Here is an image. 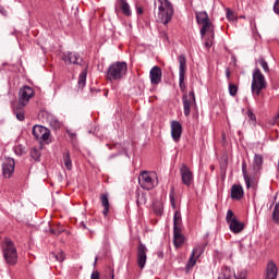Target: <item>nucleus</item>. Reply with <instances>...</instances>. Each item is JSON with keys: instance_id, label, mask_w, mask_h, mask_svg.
I'll list each match as a JSON object with an SVG mask.
<instances>
[{"instance_id": "nucleus-21", "label": "nucleus", "mask_w": 279, "mask_h": 279, "mask_svg": "<svg viewBox=\"0 0 279 279\" xmlns=\"http://www.w3.org/2000/svg\"><path fill=\"white\" fill-rule=\"evenodd\" d=\"M243 197V186L233 184L231 187V198L241 199Z\"/></svg>"}, {"instance_id": "nucleus-52", "label": "nucleus", "mask_w": 279, "mask_h": 279, "mask_svg": "<svg viewBox=\"0 0 279 279\" xmlns=\"http://www.w3.org/2000/svg\"><path fill=\"white\" fill-rule=\"evenodd\" d=\"M226 77H227V80H230V71L226 72Z\"/></svg>"}, {"instance_id": "nucleus-53", "label": "nucleus", "mask_w": 279, "mask_h": 279, "mask_svg": "<svg viewBox=\"0 0 279 279\" xmlns=\"http://www.w3.org/2000/svg\"><path fill=\"white\" fill-rule=\"evenodd\" d=\"M111 279H114V271L111 272Z\"/></svg>"}, {"instance_id": "nucleus-26", "label": "nucleus", "mask_w": 279, "mask_h": 279, "mask_svg": "<svg viewBox=\"0 0 279 279\" xmlns=\"http://www.w3.org/2000/svg\"><path fill=\"white\" fill-rule=\"evenodd\" d=\"M106 77H107V80H109V82H114V81L121 80V77H123V72L122 71H108Z\"/></svg>"}, {"instance_id": "nucleus-42", "label": "nucleus", "mask_w": 279, "mask_h": 279, "mask_svg": "<svg viewBox=\"0 0 279 279\" xmlns=\"http://www.w3.org/2000/svg\"><path fill=\"white\" fill-rule=\"evenodd\" d=\"M227 19L229 20V21H234V12H232V10H230V9H227Z\"/></svg>"}, {"instance_id": "nucleus-11", "label": "nucleus", "mask_w": 279, "mask_h": 279, "mask_svg": "<svg viewBox=\"0 0 279 279\" xmlns=\"http://www.w3.org/2000/svg\"><path fill=\"white\" fill-rule=\"evenodd\" d=\"M180 174H181L182 183L185 186H191L193 184V172L191 171L189 166H186L184 163L181 165V167H180Z\"/></svg>"}, {"instance_id": "nucleus-27", "label": "nucleus", "mask_w": 279, "mask_h": 279, "mask_svg": "<svg viewBox=\"0 0 279 279\" xmlns=\"http://www.w3.org/2000/svg\"><path fill=\"white\" fill-rule=\"evenodd\" d=\"M208 21H210V19L208 17V13H206V11L196 13V23L198 25H204V23H208Z\"/></svg>"}, {"instance_id": "nucleus-5", "label": "nucleus", "mask_w": 279, "mask_h": 279, "mask_svg": "<svg viewBox=\"0 0 279 279\" xmlns=\"http://www.w3.org/2000/svg\"><path fill=\"white\" fill-rule=\"evenodd\" d=\"M62 60L65 64H75L76 66H80L82 71H88V62L81 58L77 52H65L62 54Z\"/></svg>"}, {"instance_id": "nucleus-8", "label": "nucleus", "mask_w": 279, "mask_h": 279, "mask_svg": "<svg viewBox=\"0 0 279 279\" xmlns=\"http://www.w3.org/2000/svg\"><path fill=\"white\" fill-rule=\"evenodd\" d=\"M33 136L36 141H40L44 143H49V137L51 136V131L43 125H34L33 126Z\"/></svg>"}, {"instance_id": "nucleus-25", "label": "nucleus", "mask_w": 279, "mask_h": 279, "mask_svg": "<svg viewBox=\"0 0 279 279\" xmlns=\"http://www.w3.org/2000/svg\"><path fill=\"white\" fill-rule=\"evenodd\" d=\"M108 71H128V63L118 61L116 63H112Z\"/></svg>"}, {"instance_id": "nucleus-31", "label": "nucleus", "mask_w": 279, "mask_h": 279, "mask_svg": "<svg viewBox=\"0 0 279 279\" xmlns=\"http://www.w3.org/2000/svg\"><path fill=\"white\" fill-rule=\"evenodd\" d=\"M185 71H180L179 73V86H180V90L182 93H184L186 90V84H184V75H185Z\"/></svg>"}, {"instance_id": "nucleus-44", "label": "nucleus", "mask_w": 279, "mask_h": 279, "mask_svg": "<svg viewBox=\"0 0 279 279\" xmlns=\"http://www.w3.org/2000/svg\"><path fill=\"white\" fill-rule=\"evenodd\" d=\"M274 12L279 15V0L275 1L274 4Z\"/></svg>"}, {"instance_id": "nucleus-48", "label": "nucleus", "mask_w": 279, "mask_h": 279, "mask_svg": "<svg viewBox=\"0 0 279 279\" xmlns=\"http://www.w3.org/2000/svg\"><path fill=\"white\" fill-rule=\"evenodd\" d=\"M136 12L138 15H142L143 14V7H136Z\"/></svg>"}, {"instance_id": "nucleus-16", "label": "nucleus", "mask_w": 279, "mask_h": 279, "mask_svg": "<svg viewBox=\"0 0 279 279\" xmlns=\"http://www.w3.org/2000/svg\"><path fill=\"white\" fill-rule=\"evenodd\" d=\"M242 173L246 189H256V182H254V180L250 178V174H247V163L245 161L242 163Z\"/></svg>"}, {"instance_id": "nucleus-18", "label": "nucleus", "mask_w": 279, "mask_h": 279, "mask_svg": "<svg viewBox=\"0 0 279 279\" xmlns=\"http://www.w3.org/2000/svg\"><path fill=\"white\" fill-rule=\"evenodd\" d=\"M117 7L121 10L124 16H132V9L130 8L128 0H118Z\"/></svg>"}, {"instance_id": "nucleus-33", "label": "nucleus", "mask_w": 279, "mask_h": 279, "mask_svg": "<svg viewBox=\"0 0 279 279\" xmlns=\"http://www.w3.org/2000/svg\"><path fill=\"white\" fill-rule=\"evenodd\" d=\"M204 254V247L202 245H198L193 248L191 255L194 256L195 258H199Z\"/></svg>"}, {"instance_id": "nucleus-35", "label": "nucleus", "mask_w": 279, "mask_h": 279, "mask_svg": "<svg viewBox=\"0 0 279 279\" xmlns=\"http://www.w3.org/2000/svg\"><path fill=\"white\" fill-rule=\"evenodd\" d=\"M257 66H260L264 71H269V65L267 64V61L265 59L259 58L256 62Z\"/></svg>"}, {"instance_id": "nucleus-13", "label": "nucleus", "mask_w": 279, "mask_h": 279, "mask_svg": "<svg viewBox=\"0 0 279 279\" xmlns=\"http://www.w3.org/2000/svg\"><path fill=\"white\" fill-rule=\"evenodd\" d=\"M171 137L174 143H179L180 138H182V124L175 120L171 121Z\"/></svg>"}, {"instance_id": "nucleus-17", "label": "nucleus", "mask_w": 279, "mask_h": 279, "mask_svg": "<svg viewBox=\"0 0 279 279\" xmlns=\"http://www.w3.org/2000/svg\"><path fill=\"white\" fill-rule=\"evenodd\" d=\"M206 35L215 38V26H213V23L210 21L202 24L201 36L204 37Z\"/></svg>"}, {"instance_id": "nucleus-10", "label": "nucleus", "mask_w": 279, "mask_h": 279, "mask_svg": "<svg viewBox=\"0 0 279 279\" xmlns=\"http://www.w3.org/2000/svg\"><path fill=\"white\" fill-rule=\"evenodd\" d=\"M147 246L140 241L137 246V266L140 269H145V265H147Z\"/></svg>"}, {"instance_id": "nucleus-43", "label": "nucleus", "mask_w": 279, "mask_h": 279, "mask_svg": "<svg viewBox=\"0 0 279 279\" xmlns=\"http://www.w3.org/2000/svg\"><path fill=\"white\" fill-rule=\"evenodd\" d=\"M50 125H52V128H54V130L60 129V121L54 120L52 122H50Z\"/></svg>"}, {"instance_id": "nucleus-24", "label": "nucleus", "mask_w": 279, "mask_h": 279, "mask_svg": "<svg viewBox=\"0 0 279 279\" xmlns=\"http://www.w3.org/2000/svg\"><path fill=\"white\" fill-rule=\"evenodd\" d=\"M150 83L154 85L160 84L162 82V72L161 71H150L149 74Z\"/></svg>"}, {"instance_id": "nucleus-19", "label": "nucleus", "mask_w": 279, "mask_h": 279, "mask_svg": "<svg viewBox=\"0 0 279 279\" xmlns=\"http://www.w3.org/2000/svg\"><path fill=\"white\" fill-rule=\"evenodd\" d=\"M25 106H21L17 102L15 107H13V114H15L17 121H25Z\"/></svg>"}, {"instance_id": "nucleus-9", "label": "nucleus", "mask_w": 279, "mask_h": 279, "mask_svg": "<svg viewBox=\"0 0 279 279\" xmlns=\"http://www.w3.org/2000/svg\"><path fill=\"white\" fill-rule=\"evenodd\" d=\"M32 97H34V88L25 85L20 88L17 104H20V106H26L29 104V99H32Z\"/></svg>"}, {"instance_id": "nucleus-45", "label": "nucleus", "mask_w": 279, "mask_h": 279, "mask_svg": "<svg viewBox=\"0 0 279 279\" xmlns=\"http://www.w3.org/2000/svg\"><path fill=\"white\" fill-rule=\"evenodd\" d=\"M276 124L279 125V122H276L275 119H271V120H269V121L267 122L268 128H274V125H276Z\"/></svg>"}, {"instance_id": "nucleus-34", "label": "nucleus", "mask_w": 279, "mask_h": 279, "mask_svg": "<svg viewBox=\"0 0 279 279\" xmlns=\"http://www.w3.org/2000/svg\"><path fill=\"white\" fill-rule=\"evenodd\" d=\"M50 258H54L58 263H63L64 260V252H59V253H51Z\"/></svg>"}, {"instance_id": "nucleus-22", "label": "nucleus", "mask_w": 279, "mask_h": 279, "mask_svg": "<svg viewBox=\"0 0 279 279\" xmlns=\"http://www.w3.org/2000/svg\"><path fill=\"white\" fill-rule=\"evenodd\" d=\"M263 169V155L255 154L253 159V171L258 173Z\"/></svg>"}, {"instance_id": "nucleus-55", "label": "nucleus", "mask_w": 279, "mask_h": 279, "mask_svg": "<svg viewBox=\"0 0 279 279\" xmlns=\"http://www.w3.org/2000/svg\"><path fill=\"white\" fill-rule=\"evenodd\" d=\"M256 71H260V69L257 68Z\"/></svg>"}, {"instance_id": "nucleus-36", "label": "nucleus", "mask_w": 279, "mask_h": 279, "mask_svg": "<svg viewBox=\"0 0 279 279\" xmlns=\"http://www.w3.org/2000/svg\"><path fill=\"white\" fill-rule=\"evenodd\" d=\"M236 93H239V87L232 83H229V94L231 97H235Z\"/></svg>"}, {"instance_id": "nucleus-3", "label": "nucleus", "mask_w": 279, "mask_h": 279, "mask_svg": "<svg viewBox=\"0 0 279 279\" xmlns=\"http://www.w3.org/2000/svg\"><path fill=\"white\" fill-rule=\"evenodd\" d=\"M138 184L144 191H151L158 186V174L156 172L142 171L138 175Z\"/></svg>"}, {"instance_id": "nucleus-46", "label": "nucleus", "mask_w": 279, "mask_h": 279, "mask_svg": "<svg viewBox=\"0 0 279 279\" xmlns=\"http://www.w3.org/2000/svg\"><path fill=\"white\" fill-rule=\"evenodd\" d=\"M90 279H99V271L98 270L93 271L90 275Z\"/></svg>"}, {"instance_id": "nucleus-41", "label": "nucleus", "mask_w": 279, "mask_h": 279, "mask_svg": "<svg viewBox=\"0 0 279 279\" xmlns=\"http://www.w3.org/2000/svg\"><path fill=\"white\" fill-rule=\"evenodd\" d=\"M154 213L157 214V215H162V204H156L154 206Z\"/></svg>"}, {"instance_id": "nucleus-28", "label": "nucleus", "mask_w": 279, "mask_h": 279, "mask_svg": "<svg viewBox=\"0 0 279 279\" xmlns=\"http://www.w3.org/2000/svg\"><path fill=\"white\" fill-rule=\"evenodd\" d=\"M63 158V165L68 171H71L73 169V161L71 160V153L66 151L62 156Z\"/></svg>"}, {"instance_id": "nucleus-7", "label": "nucleus", "mask_w": 279, "mask_h": 279, "mask_svg": "<svg viewBox=\"0 0 279 279\" xmlns=\"http://www.w3.org/2000/svg\"><path fill=\"white\" fill-rule=\"evenodd\" d=\"M226 221L229 223V230H231L233 234H239L245 229V223L239 221L236 217H234L232 209L227 211Z\"/></svg>"}, {"instance_id": "nucleus-1", "label": "nucleus", "mask_w": 279, "mask_h": 279, "mask_svg": "<svg viewBox=\"0 0 279 279\" xmlns=\"http://www.w3.org/2000/svg\"><path fill=\"white\" fill-rule=\"evenodd\" d=\"M155 10L157 9V19L162 25H169L171 19H173V4L169 0H155Z\"/></svg>"}, {"instance_id": "nucleus-49", "label": "nucleus", "mask_w": 279, "mask_h": 279, "mask_svg": "<svg viewBox=\"0 0 279 279\" xmlns=\"http://www.w3.org/2000/svg\"><path fill=\"white\" fill-rule=\"evenodd\" d=\"M218 279H230V276H227L226 274H220Z\"/></svg>"}, {"instance_id": "nucleus-14", "label": "nucleus", "mask_w": 279, "mask_h": 279, "mask_svg": "<svg viewBox=\"0 0 279 279\" xmlns=\"http://www.w3.org/2000/svg\"><path fill=\"white\" fill-rule=\"evenodd\" d=\"M14 159H7L5 162L2 165V173L4 178H12V174L14 173V167H15Z\"/></svg>"}, {"instance_id": "nucleus-38", "label": "nucleus", "mask_w": 279, "mask_h": 279, "mask_svg": "<svg viewBox=\"0 0 279 279\" xmlns=\"http://www.w3.org/2000/svg\"><path fill=\"white\" fill-rule=\"evenodd\" d=\"M147 198H145L144 195L137 194L136 204L137 206H143V204H146Z\"/></svg>"}, {"instance_id": "nucleus-15", "label": "nucleus", "mask_w": 279, "mask_h": 279, "mask_svg": "<svg viewBox=\"0 0 279 279\" xmlns=\"http://www.w3.org/2000/svg\"><path fill=\"white\" fill-rule=\"evenodd\" d=\"M264 279H278V267L274 262H269L267 264V268L264 274Z\"/></svg>"}, {"instance_id": "nucleus-40", "label": "nucleus", "mask_w": 279, "mask_h": 279, "mask_svg": "<svg viewBox=\"0 0 279 279\" xmlns=\"http://www.w3.org/2000/svg\"><path fill=\"white\" fill-rule=\"evenodd\" d=\"M215 40V37L213 35H209V38L205 40V47L207 49H210L213 47V41Z\"/></svg>"}, {"instance_id": "nucleus-54", "label": "nucleus", "mask_w": 279, "mask_h": 279, "mask_svg": "<svg viewBox=\"0 0 279 279\" xmlns=\"http://www.w3.org/2000/svg\"><path fill=\"white\" fill-rule=\"evenodd\" d=\"M95 265H97V257L95 258Z\"/></svg>"}, {"instance_id": "nucleus-6", "label": "nucleus", "mask_w": 279, "mask_h": 279, "mask_svg": "<svg viewBox=\"0 0 279 279\" xmlns=\"http://www.w3.org/2000/svg\"><path fill=\"white\" fill-rule=\"evenodd\" d=\"M170 204L174 211L173 215V232L182 231V214L180 210H177L178 206L175 205V190L171 187L170 194Z\"/></svg>"}, {"instance_id": "nucleus-29", "label": "nucleus", "mask_w": 279, "mask_h": 279, "mask_svg": "<svg viewBox=\"0 0 279 279\" xmlns=\"http://www.w3.org/2000/svg\"><path fill=\"white\" fill-rule=\"evenodd\" d=\"M197 265V257L191 254L186 265H185V274H189V271L192 270L193 266Z\"/></svg>"}, {"instance_id": "nucleus-12", "label": "nucleus", "mask_w": 279, "mask_h": 279, "mask_svg": "<svg viewBox=\"0 0 279 279\" xmlns=\"http://www.w3.org/2000/svg\"><path fill=\"white\" fill-rule=\"evenodd\" d=\"M183 111L185 117L191 116V106L195 104V92H190L189 95H183Z\"/></svg>"}, {"instance_id": "nucleus-39", "label": "nucleus", "mask_w": 279, "mask_h": 279, "mask_svg": "<svg viewBox=\"0 0 279 279\" xmlns=\"http://www.w3.org/2000/svg\"><path fill=\"white\" fill-rule=\"evenodd\" d=\"M247 118L252 121L253 125H256V114L252 110H247Z\"/></svg>"}, {"instance_id": "nucleus-32", "label": "nucleus", "mask_w": 279, "mask_h": 279, "mask_svg": "<svg viewBox=\"0 0 279 279\" xmlns=\"http://www.w3.org/2000/svg\"><path fill=\"white\" fill-rule=\"evenodd\" d=\"M179 61V70L186 71V57L184 54H180L178 58Z\"/></svg>"}, {"instance_id": "nucleus-51", "label": "nucleus", "mask_w": 279, "mask_h": 279, "mask_svg": "<svg viewBox=\"0 0 279 279\" xmlns=\"http://www.w3.org/2000/svg\"><path fill=\"white\" fill-rule=\"evenodd\" d=\"M150 71H160V66L155 65V66H153V68L150 69Z\"/></svg>"}, {"instance_id": "nucleus-20", "label": "nucleus", "mask_w": 279, "mask_h": 279, "mask_svg": "<svg viewBox=\"0 0 279 279\" xmlns=\"http://www.w3.org/2000/svg\"><path fill=\"white\" fill-rule=\"evenodd\" d=\"M100 202L104 207L102 215L104 217H108V214L110 213V201L108 199V194H101Z\"/></svg>"}, {"instance_id": "nucleus-4", "label": "nucleus", "mask_w": 279, "mask_h": 279, "mask_svg": "<svg viewBox=\"0 0 279 279\" xmlns=\"http://www.w3.org/2000/svg\"><path fill=\"white\" fill-rule=\"evenodd\" d=\"M267 88V81L265 80V75L260 71H255L253 73V80L251 85L252 95L258 97L260 95V90H265Z\"/></svg>"}, {"instance_id": "nucleus-47", "label": "nucleus", "mask_w": 279, "mask_h": 279, "mask_svg": "<svg viewBox=\"0 0 279 279\" xmlns=\"http://www.w3.org/2000/svg\"><path fill=\"white\" fill-rule=\"evenodd\" d=\"M158 258H165V252L162 250L157 251Z\"/></svg>"}, {"instance_id": "nucleus-23", "label": "nucleus", "mask_w": 279, "mask_h": 279, "mask_svg": "<svg viewBox=\"0 0 279 279\" xmlns=\"http://www.w3.org/2000/svg\"><path fill=\"white\" fill-rule=\"evenodd\" d=\"M173 243L177 248L184 245V234H182V231H173Z\"/></svg>"}, {"instance_id": "nucleus-50", "label": "nucleus", "mask_w": 279, "mask_h": 279, "mask_svg": "<svg viewBox=\"0 0 279 279\" xmlns=\"http://www.w3.org/2000/svg\"><path fill=\"white\" fill-rule=\"evenodd\" d=\"M160 36H161L162 38H166V40H169V36L167 35V33L160 32Z\"/></svg>"}, {"instance_id": "nucleus-2", "label": "nucleus", "mask_w": 279, "mask_h": 279, "mask_svg": "<svg viewBox=\"0 0 279 279\" xmlns=\"http://www.w3.org/2000/svg\"><path fill=\"white\" fill-rule=\"evenodd\" d=\"M3 258L8 265H16V260H19V253L16 252V246L14 242L9 238L4 239L2 244Z\"/></svg>"}, {"instance_id": "nucleus-30", "label": "nucleus", "mask_w": 279, "mask_h": 279, "mask_svg": "<svg viewBox=\"0 0 279 279\" xmlns=\"http://www.w3.org/2000/svg\"><path fill=\"white\" fill-rule=\"evenodd\" d=\"M87 76H88L87 72H81V74L78 75L77 86H78V88H81V90L84 88V86H86V77Z\"/></svg>"}, {"instance_id": "nucleus-37", "label": "nucleus", "mask_w": 279, "mask_h": 279, "mask_svg": "<svg viewBox=\"0 0 279 279\" xmlns=\"http://www.w3.org/2000/svg\"><path fill=\"white\" fill-rule=\"evenodd\" d=\"M31 158H33V160H39L40 159V150H38L37 148H33L31 150Z\"/></svg>"}]
</instances>
